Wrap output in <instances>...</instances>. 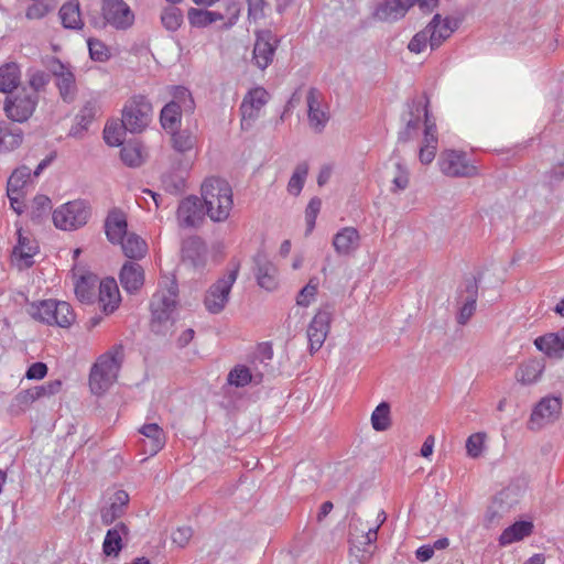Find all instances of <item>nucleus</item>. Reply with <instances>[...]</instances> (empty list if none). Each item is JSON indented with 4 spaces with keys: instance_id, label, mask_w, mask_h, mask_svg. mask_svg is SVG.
<instances>
[{
    "instance_id": "obj_52",
    "label": "nucleus",
    "mask_w": 564,
    "mask_h": 564,
    "mask_svg": "<svg viewBox=\"0 0 564 564\" xmlns=\"http://www.w3.org/2000/svg\"><path fill=\"white\" fill-rule=\"evenodd\" d=\"M161 21L166 30L176 31L183 21L182 11L176 7H167L161 14Z\"/></svg>"
},
{
    "instance_id": "obj_36",
    "label": "nucleus",
    "mask_w": 564,
    "mask_h": 564,
    "mask_svg": "<svg viewBox=\"0 0 564 564\" xmlns=\"http://www.w3.org/2000/svg\"><path fill=\"white\" fill-rule=\"evenodd\" d=\"M99 111V105L96 99H89L85 102L83 108L79 110L76 116L77 123L72 128L70 134L77 137L80 132L85 131L88 126L95 119L97 112Z\"/></svg>"
},
{
    "instance_id": "obj_63",
    "label": "nucleus",
    "mask_w": 564,
    "mask_h": 564,
    "mask_svg": "<svg viewBox=\"0 0 564 564\" xmlns=\"http://www.w3.org/2000/svg\"><path fill=\"white\" fill-rule=\"evenodd\" d=\"M50 83V75L43 70H31L29 73V85L36 95Z\"/></svg>"
},
{
    "instance_id": "obj_10",
    "label": "nucleus",
    "mask_w": 564,
    "mask_h": 564,
    "mask_svg": "<svg viewBox=\"0 0 564 564\" xmlns=\"http://www.w3.org/2000/svg\"><path fill=\"white\" fill-rule=\"evenodd\" d=\"M562 401L560 398H542L533 408L527 426L531 431H539L556 421L561 414Z\"/></svg>"
},
{
    "instance_id": "obj_3",
    "label": "nucleus",
    "mask_w": 564,
    "mask_h": 564,
    "mask_svg": "<svg viewBox=\"0 0 564 564\" xmlns=\"http://www.w3.org/2000/svg\"><path fill=\"white\" fill-rule=\"evenodd\" d=\"M123 360V347L113 346L101 355L91 367L89 387L93 393H105L117 380Z\"/></svg>"
},
{
    "instance_id": "obj_17",
    "label": "nucleus",
    "mask_w": 564,
    "mask_h": 564,
    "mask_svg": "<svg viewBox=\"0 0 564 564\" xmlns=\"http://www.w3.org/2000/svg\"><path fill=\"white\" fill-rule=\"evenodd\" d=\"M182 260L195 270H202L207 260V247L198 237H189L182 243Z\"/></svg>"
},
{
    "instance_id": "obj_59",
    "label": "nucleus",
    "mask_w": 564,
    "mask_h": 564,
    "mask_svg": "<svg viewBox=\"0 0 564 564\" xmlns=\"http://www.w3.org/2000/svg\"><path fill=\"white\" fill-rule=\"evenodd\" d=\"M424 139H423V145L422 147H431L432 149L437 148V135H436V124L430 120L429 117V109H424Z\"/></svg>"
},
{
    "instance_id": "obj_26",
    "label": "nucleus",
    "mask_w": 564,
    "mask_h": 564,
    "mask_svg": "<svg viewBox=\"0 0 564 564\" xmlns=\"http://www.w3.org/2000/svg\"><path fill=\"white\" fill-rule=\"evenodd\" d=\"M254 271L258 280V284L265 290H273L276 286V269L267 259L265 254L258 253L254 257Z\"/></svg>"
},
{
    "instance_id": "obj_40",
    "label": "nucleus",
    "mask_w": 564,
    "mask_h": 564,
    "mask_svg": "<svg viewBox=\"0 0 564 564\" xmlns=\"http://www.w3.org/2000/svg\"><path fill=\"white\" fill-rule=\"evenodd\" d=\"M429 99H412L408 102V113L403 116V121H405V129L416 131L420 124L421 112H424L425 107L427 108Z\"/></svg>"
},
{
    "instance_id": "obj_8",
    "label": "nucleus",
    "mask_w": 564,
    "mask_h": 564,
    "mask_svg": "<svg viewBox=\"0 0 564 564\" xmlns=\"http://www.w3.org/2000/svg\"><path fill=\"white\" fill-rule=\"evenodd\" d=\"M90 216L89 206L85 200H73L63 204L53 213L54 225L62 230H74L84 226Z\"/></svg>"
},
{
    "instance_id": "obj_42",
    "label": "nucleus",
    "mask_w": 564,
    "mask_h": 564,
    "mask_svg": "<svg viewBox=\"0 0 564 564\" xmlns=\"http://www.w3.org/2000/svg\"><path fill=\"white\" fill-rule=\"evenodd\" d=\"M31 177V170L26 165L17 167L10 175L7 183V193H24V187Z\"/></svg>"
},
{
    "instance_id": "obj_13",
    "label": "nucleus",
    "mask_w": 564,
    "mask_h": 564,
    "mask_svg": "<svg viewBox=\"0 0 564 564\" xmlns=\"http://www.w3.org/2000/svg\"><path fill=\"white\" fill-rule=\"evenodd\" d=\"M519 501L518 489L507 487L497 494L491 505L488 507L485 522L488 527L498 524L500 519Z\"/></svg>"
},
{
    "instance_id": "obj_30",
    "label": "nucleus",
    "mask_w": 564,
    "mask_h": 564,
    "mask_svg": "<svg viewBox=\"0 0 564 564\" xmlns=\"http://www.w3.org/2000/svg\"><path fill=\"white\" fill-rule=\"evenodd\" d=\"M360 236L356 228L345 227L333 238V246L338 254L347 256L359 246Z\"/></svg>"
},
{
    "instance_id": "obj_21",
    "label": "nucleus",
    "mask_w": 564,
    "mask_h": 564,
    "mask_svg": "<svg viewBox=\"0 0 564 564\" xmlns=\"http://www.w3.org/2000/svg\"><path fill=\"white\" fill-rule=\"evenodd\" d=\"M192 166V162L187 159L177 160L174 159L173 170L174 172L165 173L162 176V185L164 189L171 194H178L185 188V176L186 171Z\"/></svg>"
},
{
    "instance_id": "obj_54",
    "label": "nucleus",
    "mask_w": 564,
    "mask_h": 564,
    "mask_svg": "<svg viewBox=\"0 0 564 564\" xmlns=\"http://www.w3.org/2000/svg\"><path fill=\"white\" fill-rule=\"evenodd\" d=\"M252 380V375L248 367L236 366L230 370L227 382L235 387H245Z\"/></svg>"
},
{
    "instance_id": "obj_7",
    "label": "nucleus",
    "mask_w": 564,
    "mask_h": 564,
    "mask_svg": "<svg viewBox=\"0 0 564 564\" xmlns=\"http://www.w3.org/2000/svg\"><path fill=\"white\" fill-rule=\"evenodd\" d=\"M239 268H232L227 274L220 276L205 293L204 306L210 314L221 313L228 301L234 283L237 280Z\"/></svg>"
},
{
    "instance_id": "obj_4",
    "label": "nucleus",
    "mask_w": 564,
    "mask_h": 564,
    "mask_svg": "<svg viewBox=\"0 0 564 564\" xmlns=\"http://www.w3.org/2000/svg\"><path fill=\"white\" fill-rule=\"evenodd\" d=\"M28 313L34 319L50 326L67 328L75 322L72 306L64 301L43 300L33 302L29 305Z\"/></svg>"
},
{
    "instance_id": "obj_34",
    "label": "nucleus",
    "mask_w": 564,
    "mask_h": 564,
    "mask_svg": "<svg viewBox=\"0 0 564 564\" xmlns=\"http://www.w3.org/2000/svg\"><path fill=\"white\" fill-rule=\"evenodd\" d=\"M172 133V147L173 149L178 153L182 154L184 158L182 160H189L192 162V158L189 153L194 150L196 145V135L187 130H180V131H173Z\"/></svg>"
},
{
    "instance_id": "obj_64",
    "label": "nucleus",
    "mask_w": 564,
    "mask_h": 564,
    "mask_svg": "<svg viewBox=\"0 0 564 564\" xmlns=\"http://www.w3.org/2000/svg\"><path fill=\"white\" fill-rule=\"evenodd\" d=\"M63 382L59 379L48 381L42 386L33 387L37 397V400L44 397H52L57 394L62 390Z\"/></svg>"
},
{
    "instance_id": "obj_19",
    "label": "nucleus",
    "mask_w": 564,
    "mask_h": 564,
    "mask_svg": "<svg viewBox=\"0 0 564 564\" xmlns=\"http://www.w3.org/2000/svg\"><path fill=\"white\" fill-rule=\"evenodd\" d=\"M415 0H384L373 12V18L381 22H394L405 15Z\"/></svg>"
},
{
    "instance_id": "obj_53",
    "label": "nucleus",
    "mask_w": 564,
    "mask_h": 564,
    "mask_svg": "<svg viewBox=\"0 0 564 564\" xmlns=\"http://www.w3.org/2000/svg\"><path fill=\"white\" fill-rule=\"evenodd\" d=\"M51 199L46 195H36L33 199L31 219L40 224L43 217L51 210Z\"/></svg>"
},
{
    "instance_id": "obj_1",
    "label": "nucleus",
    "mask_w": 564,
    "mask_h": 564,
    "mask_svg": "<svg viewBox=\"0 0 564 564\" xmlns=\"http://www.w3.org/2000/svg\"><path fill=\"white\" fill-rule=\"evenodd\" d=\"M202 200L206 216L214 223H224L230 216L234 206L232 188L220 177H208L200 186Z\"/></svg>"
},
{
    "instance_id": "obj_56",
    "label": "nucleus",
    "mask_w": 564,
    "mask_h": 564,
    "mask_svg": "<svg viewBox=\"0 0 564 564\" xmlns=\"http://www.w3.org/2000/svg\"><path fill=\"white\" fill-rule=\"evenodd\" d=\"M486 440V433L478 432L471 434L466 441L467 455L471 458H477L482 454Z\"/></svg>"
},
{
    "instance_id": "obj_12",
    "label": "nucleus",
    "mask_w": 564,
    "mask_h": 564,
    "mask_svg": "<svg viewBox=\"0 0 564 564\" xmlns=\"http://www.w3.org/2000/svg\"><path fill=\"white\" fill-rule=\"evenodd\" d=\"M440 169L451 177H469L476 174V167L468 164L463 152L446 150L440 156Z\"/></svg>"
},
{
    "instance_id": "obj_9",
    "label": "nucleus",
    "mask_w": 564,
    "mask_h": 564,
    "mask_svg": "<svg viewBox=\"0 0 564 564\" xmlns=\"http://www.w3.org/2000/svg\"><path fill=\"white\" fill-rule=\"evenodd\" d=\"M39 95L22 89L18 94L7 97L4 111L7 117L14 122H25L35 111Z\"/></svg>"
},
{
    "instance_id": "obj_57",
    "label": "nucleus",
    "mask_w": 564,
    "mask_h": 564,
    "mask_svg": "<svg viewBox=\"0 0 564 564\" xmlns=\"http://www.w3.org/2000/svg\"><path fill=\"white\" fill-rule=\"evenodd\" d=\"M321 207L322 200L318 197H313L308 202V205L305 209L306 235H310L313 231Z\"/></svg>"
},
{
    "instance_id": "obj_58",
    "label": "nucleus",
    "mask_w": 564,
    "mask_h": 564,
    "mask_svg": "<svg viewBox=\"0 0 564 564\" xmlns=\"http://www.w3.org/2000/svg\"><path fill=\"white\" fill-rule=\"evenodd\" d=\"M394 175L392 177V192L403 191L409 185V172L400 162L394 163Z\"/></svg>"
},
{
    "instance_id": "obj_25",
    "label": "nucleus",
    "mask_w": 564,
    "mask_h": 564,
    "mask_svg": "<svg viewBox=\"0 0 564 564\" xmlns=\"http://www.w3.org/2000/svg\"><path fill=\"white\" fill-rule=\"evenodd\" d=\"M462 294H466V296L464 299V304L459 310L457 322L460 325H465L473 316L476 310L478 283L475 278H469L465 280L464 290L462 291ZM460 296L463 297V295Z\"/></svg>"
},
{
    "instance_id": "obj_16",
    "label": "nucleus",
    "mask_w": 564,
    "mask_h": 564,
    "mask_svg": "<svg viewBox=\"0 0 564 564\" xmlns=\"http://www.w3.org/2000/svg\"><path fill=\"white\" fill-rule=\"evenodd\" d=\"M330 312L319 310L313 317L307 328V338L311 352H315L323 346L329 332Z\"/></svg>"
},
{
    "instance_id": "obj_50",
    "label": "nucleus",
    "mask_w": 564,
    "mask_h": 564,
    "mask_svg": "<svg viewBox=\"0 0 564 564\" xmlns=\"http://www.w3.org/2000/svg\"><path fill=\"white\" fill-rule=\"evenodd\" d=\"M127 131L122 121L121 124L110 123L105 127L104 139L110 147H119L123 143Z\"/></svg>"
},
{
    "instance_id": "obj_29",
    "label": "nucleus",
    "mask_w": 564,
    "mask_h": 564,
    "mask_svg": "<svg viewBox=\"0 0 564 564\" xmlns=\"http://www.w3.org/2000/svg\"><path fill=\"white\" fill-rule=\"evenodd\" d=\"M426 28H431L430 46L434 50L451 36L457 28V24L455 23L454 26H452L448 19L442 20L440 14H435Z\"/></svg>"
},
{
    "instance_id": "obj_61",
    "label": "nucleus",
    "mask_w": 564,
    "mask_h": 564,
    "mask_svg": "<svg viewBox=\"0 0 564 564\" xmlns=\"http://www.w3.org/2000/svg\"><path fill=\"white\" fill-rule=\"evenodd\" d=\"M90 281V278L82 276L76 283L75 293L80 302H90L94 297V286Z\"/></svg>"
},
{
    "instance_id": "obj_47",
    "label": "nucleus",
    "mask_w": 564,
    "mask_h": 564,
    "mask_svg": "<svg viewBox=\"0 0 564 564\" xmlns=\"http://www.w3.org/2000/svg\"><path fill=\"white\" fill-rule=\"evenodd\" d=\"M37 245L35 241L29 239L28 237L22 236L19 232V241L18 245L13 249V253L18 256L20 259L25 261L28 267L32 265L31 259L37 252Z\"/></svg>"
},
{
    "instance_id": "obj_51",
    "label": "nucleus",
    "mask_w": 564,
    "mask_h": 564,
    "mask_svg": "<svg viewBox=\"0 0 564 564\" xmlns=\"http://www.w3.org/2000/svg\"><path fill=\"white\" fill-rule=\"evenodd\" d=\"M122 162L131 167L141 165L143 159L141 148L138 144L127 143L120 150Z\"/></svg>"
},
{
    "instance_id": "obj_18",
    "label": "nucleus",
    "mask_w": 564,
    "mask_h": 564,
    "mask_svg": "<svg viewBox=\"0 0 564 564\" xmlns=\"http://www.w3.org/2000/svg\"><path fill=\"white\" fill-rule=\"evenodd\" d=\"M306 102L310 126L316 132H322L329 120L327 110L322 107V94L314 87L310 88Z\"/></svg>"
},
{
    "instance_id": "obj_41",
    "label": "nucleus",
    "mask_w": 564,
    "mask_h": 564,
    "mask_svg": "<svg viewBox=\"0 0 564 564\" xmlns=\"http://www.w3.org/2000/svg\"><path fill=\"white\" fill-rule=\"evenodd\" d=\"M187 18L192 26L205 28L214 22L223 20L224 15L214 11L191 8L187 12Z\"/></svg>"
},
{
    "instance_id": "obj_23",
    "label": "nucleus",
    "mask_w": 564,
    "mask_h": 564,
    "mask_svg": "<svg viewBox=\"0 0 564 564\" xmlns=\"http://www.w3.org/2000/svg\"><path fill=\"white\" fill-rule=\"evenodd\" d=\"M534 345L547 357L562 359L564 356V327L557 333H547L535 338Z\"/></svg>"
},
{
    "instance_id": "obj_15",
    "label": "nucleus",
    "mask_w": 564,
    "mask_h": 564,
    "mask_svg": "<svg viewBox=\"0 0 564 564\" xmlns=\"http://www.w3.org/2000/svg\"><path fill=\"white\" fill-rule=\"evenodd\" d=\"M279 42V39L270 30L257 32L253 61L260 69H265L272 63Z\"/></svg>"
},
{
    "instance_id": "obj_2",
    "label": "nucleus",
    "mask_w": 564,
    "mask_h": 564,
    "mask_svg": "<svg viewBox=\"0 0 564 564\" xmlns=\"http://www.w3.org/2000/svg\"><path fill=\"white\" fill-rule=\"evenodd\" d=\"M178 288L176 281L170 280L165 289L156 291L150 303L151 329L155 334L165 335L173 326V313L176 307Z\"/></svg>"
},
{
    "instance_id": "obj_43",
    "label": "nucleus",
    "mask_w": 564,
    "mask_h": 564,
    "mask_svg": "<svg viewBox=\"0 0 564 564\" xmlns=\"http://www.w3.org/2000/svg\"><path fill=\"white\" fill-rule=\"evenodd\" d=\"M59 97L64 102L70 104L76 99L77 87L75 75L70 70L56 79Z\"/></svg>"
},
{
    "instance_id": "obj_28",
    "label": "nucleus",
    "mask_w": 564,
    "mask_h": 564,
    "mask_svg": "<svg viewBox=\"0 0 564 564\" xmlns=\"http://www.w3.org/2000/svg\"><path fill=\"white\" fill-rule=\"evenodd\" d=\"M120 293L115 279H105L99 284V303L106 314L112 313L119 305Z\"/></svg>"
},
{
    "instance_id": "obj_6",
    "label": "nucleus",
    "mask_w": 564,
    "mask_h": 564,
    "mask_svg": "<svg viewBox=\"0 0 564 564\" xmlns=\"http://www.w3.org/2000/svg\"><path fill=\"white\" fill-rule=\"evenodd\" d=\"M101 19H91L90 23L98 29L111 25L117 30H126L132 25L134 15L123 0H104Z\"/></svg>"
},
{
    "instance_id": "obj_45",
    "label": "nucleus",
    "mask_w": 564,
    "mask_h": 564,
    "mask_svg": "<svg viewBox=\"0 0 564 564\" xmlns=\"http://www.w3.org/2000/svg\"><path fill=\"white\" fill-rule=\"evenodd\" d=\"M172 96L173 99L169 104H175L177 108L187 113H192L194 111L195 101L187 88L183 86L173 87Z\"/></svg>"
},
{
    "instance_id": "obj_46",
    "label": "nucleus",
    "mask_w": 564,
    "mask_h": 564,
    "mask_svg": "<svg viewBox=\"0 0 564 564\" xmlns=\"http://www.w3.org/2000/svg\"><path fill=\"white\" fill-rule=\"evenodd\" d=\"M308 174V164L306 162L299 163L288 183V192L293 196H299L304 186Z\"/></svg>"
},
{
    "instance_id": "obj_33",
    "label": "nucleus",
    "mask_w": 564,
    "mask_h": 564,
    "mask_svg": "<svg viewBox=\"0 0 564 564\" xmlns=\"http://www.w3.org/2000/svg\"><path fill=\"white\" fill-rule=\"evenodd\" d=\"M544 369L543 359H530L519 366L516 377L522 384H532L541 378Z\"/></svg>"
},
{
    "instance_id": "obj_49",
    "label": "nucleus",
    "mask_w": 564,
    "mask_h": 564,
    "mask_svg": "<svg viewBox=\"0 0 564 564\" xmlns=\"http://www.w3.org/2000/svg\"><path fill=\"white\" fill-rule=\"evenodd\" d=\"M37 400L34 388L20 391L11 401L10 411L19 413L28 409L33 402Z\"/></svg>"
},
{
    "instance_id": "obj_37",
    "label": "nucleus",
    "mask_w": 564,
    "mask_h": 564,
    "mask_svg": "<svg viewBox=\"0 0 564 564\" xmlns=\"http://www.w3.org/2000/svg\"><path fill=\"white\" fill-rule=\"evenodd\" d=\"M21 72L17 63L10 62L0 66V91L11 93L20 84Z\"/></svg>"
},
{
    "instance_id": "obj_11",
    "label": "nucleus",
    "mask_w": 564,
    "mask_h": 564,
    "mask_svg": "<svg viewBox=\"0 0 564 564\" xmlns=\"http://www.w3.org/2000/svg\"><path fill=\"white\" fill-rule=\"evenodd\" d=\"M206 209L202 198L189 195L183 198L176 210V219L182 228H198L204 224Z\"/></svg>"
},
{
    "instance_id": "obj_62",
    "label": "nucleus",
    "mask_w": 564,
    "mask_h": 564,
    "mask_svg": "<svg viewBox=\"0 0 564 564\" xmlns=\"http://www.w3.org/2000/svg\"><path fill=\"white\" fill-rule=\"evenodd\" d=\"M430 31H431V28H424L422 31H420L419 33H416L410 41L409 45H408V48L412 52V53H421L427 42L430 43Z\"/></svg>"
},
{
    "instance_id": "obj_14",
    "label": "nucleus",
    "mask_w": 564,
    "mask_h": 564,
    "mask_svg": "<svg viewBox=\"0 0 564 564\" xmlns=\"http://www.w3.org/2000/svg\"><path fill=\"white\" fill-rule=\"evenodd\" d=\"M269 95L264 88L251 89L240 105L241 127L249 129L259 117L261 108L268 102Z\"/></svg>"
},
{
    "instance_id": "obj_24",
    "label": "nucleus",
    "mask_w": 564,
    "mask_h": 564,
    "mask_svg": "<svg viewBox=\"0 0 564 564\" xmlns=\"http://www.w3.org/2000/svg\"><path fill=\"white\" fill-rule=\"evenodd\" d=\"M24 133L12 122L0 121V154L14 151L23 142Z\"/></svg>"
},
{
    "instance_id": "obj_22",
    "label": "nucleus",
    "mask_w": 564,
    "mask_h": 564,
    "mask_svg": "<svg viewBox=\"0 0 564 564\" xmlns=\"http://www.w3.org/2000/svg\"><path fill=\"white\" fill-rule=\"evenodd\" d=\"M128 224L124 213L120 209L113 208L108 213L105 220V231L107 239L116 245L128 235Z\"/></svg>"
},
{
    "instance_id": "obj_27",
    "label": "nucleus",
    "mask_w": 564,
    "mask_h": 564,
    "mask_svg": "<svg viewBox=\"0 0 564 564\" xmlns=\"http://www.w3.org/2000/svg\"><path fill=\"white\" fill-rule=\"evenodd\" d=\"M139 432L145 437L143 441L144 452L150 456L155 455L165 444V434L156 423L144 424Z\"/></svg>"
},
{
    "instance_id": "obj_55",
    "label": "nucleus",
    "mask_w": 564,
    "mask_h": 564,
    "mask_svg": "<svg viewBox=\"0 0 564 564\" xmlns=\"http://www.w3.org/2000/svg\"><path fill=\"white\" fill-rule=\"evenodd\" d=\"M318 278L313 276L310 279L308 283L300 291L296 297V303L300 306H308L312 301L315 299L318 289Z\"/></svg>"
},
{
    "instance_id": "obj_5",
    "label": "nucleus",
    "mask_w": 564,
    "mask_h": 564,
    "mask_svg": "<svg viewBox=\"0 0 564 564\" xmlns=\"http://www.w3.org/2000/svg\"><path fill=\"white\" fill-rule=\"evenodd\" d=\"M152 104L143 95L132 96L122 109V122L131 133L142 132L151 122Z\"/></svg>"
},
{
    "instance_id": "obj_44",
    "label": "nucleus",
    "mask_w": 564,
    "mask_h": 564,
    "mask_svg": "<svg viewBox=\"0 0 564 564\" xmlns=\"http://www.w3.org/2000/svg\"><path fill=\"white\" fill-rule=\"evenodd\" d=\"M182 112L183 110L175 104H166L160 116L162 127L170 132L175 131L181 122Z\"/></svg>"
},
{
    "instance_id": "obj_20",
    "label": "nucleus",
    "mask_w": 564,
    "mask_h": 564,
    "mask_svg": "<svg viewBox=\"0 0 564 564\" xmlns=\"http://www.w3.org/2000/svg\"><path fill=\"white\" fill-rule=\"evenodd\" d=\"M122 289L129 294L138 293L144 284V270L133 261L126 262L119 274Z\"/></svg>"
},
{
    "instance_id": "obj_32",
    "label": "nucleus",
    "mask_w": 564,
    "mask_h": 564,
    "mask_svg": "<svg viewBox=\"0 0 564 564\" xmlns=\"http://www.w3.org/2000/svg\"><path fill=\"white\" fill-rule=\"evenodd\" d=\"M110 500L109 507L101 510V521L107 525L123 514L124 507L129 502V495L124 490H117Z\"/></svg>"
},
{
    "instance_id": "obj_39",
    "label": "nucleus",
    "mask_w": 564,
    "mask_h": 564,
    "mask_svg": "<svg viewBox=\"0 0 564 564\" xmlns=\"http://www.w3.org/2000/svg\"><path fill=\"white\" fill-rule=\"evenodd\" d=\"M533 524L529 521H519L508 527L500 535L501 545H507L516 541L522 540L532 532Z\"/></svg>"
},
{
    "instance_id": "obj_35",
    "label": "nucleus",
    "mask_w": 564,
    "mask_h": 564,
    "mask_svg": "<svg viewBox=\"0 0 564 564\" xmlns=\"http://www.w3.org/2000/svg\"><path fill=\"white\" fill-rule=\"evenodd\" d=\"M118 243L121 245L124 256L129 259H142L148 251L147 242L140 236L133 232L128 234Z\"/></svg>"
},
{
    "instance_id": "obj_31",
    "label": "nucleus",
    "mask_w": 564,
    "mask_h": 564,
    "mask_svg": "<svg viewBox=\"0 0 564 564\" xmlns=\"http://www.w3.org/2000/svg\"><path fill=\"white\" fill-rule=\"evenodd\" d=\"M128 532L129 530L127 525L122 522L116 524L115 528L109 529L102 543L104 554L107 556H118L123 546L122 536L127 535Z\"/></svg>"
},
{
    "instance_id": "obj_38",
    "label": "nucleus",
    "mask_w": 564,
    "mask_h": 564,
    "mask_svg": "<svg viewBox=\"0 0 564 564\" xmlns=\"http://www.w3.org/2000/svg\"><path fill=\"white\" fill-rule=\"evenodd\" d=\"M59 18L62 24L66 29H80L83 21L80 18L79 2L72 0L62 6L59 9Z\"/></svg>"
},
{
    "instance_id": "obj_48",
    "label": "nucleus",
    "mask_w": 564,
    "mask_h": 564,
    "mask_svg": "<svg viewBox=\"0 0 564 564\" xmlns=\"http://www.w3.org/2000/svg\"><path fill=\"white\" fill-rule=\"evenodd\" d=\"M372 427L382 432L389 429L391 425L390 420V405L387 402H381L371 414Z\"/></svg>"
},
{
    "instance_id": "obj_60",
    "label": "nucleus",
    "mask_w": 564,
    "mask_h": 564,
    "mask_svg": "<svg viewBox=\"0 0 564 564\" xmlns=\"http://www.w3.org/2000/svg\"><path fill=\"white\" fill-rule=\"evenodd\" d=\"M87 44L90 57L94 61L105 62L109 58V50L101 41L97 39H89Z\"/></svg>"
}]
</instances>
